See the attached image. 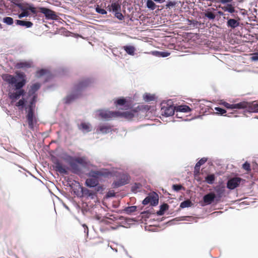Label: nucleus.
<instances>
[{
	"mask_svg": "<svg viewBox=\"0 0 258 258\" xmlns=\"http://www.w3.org/2000/svg\"><path fill=\"white\" fill-rule=\"evenodd\" d=\"M2 78L5 82L15 88V92L9 93V97L12 100V102L24 95L25 92L22 88L25 85L26 81V75L23 72H16L15 76L9 74H5Z\"/></svg>",
	"mask_w": 258,
	"mask_h": 258,
	"instance_id": "f257e3e1",
	"label": "nucleus"
},
{
	"mask_svg": "<svg viewBox=\"0 0 258 258\" xmlns=\"http://www.w3.org/2000/svg\"><path fill=\"white\" fill-rule=\"evenodd\" d=\"M64 159L68 162L72 172L75 174H78L81 171L78 164L84 168H88L90 166L94 167L89 161H87L84 157H74L67 155Z\"/></svg>",
	"mask_w": 258,
	"mask_h": 258,
	"instance_id": "f03ea898",
	"label": "nucleus"
},
{
	"mask_svg": "<svg viewBox=\"0 0 258 258\" xmlns=\"http://www.w3.org/2000/svg\"><path fill=\"white\" fill-rule=\"evenodd\" d=\"M92 83V80L90 79H85L80 81L74 88L73 93L68 95L65 99V103L70 104L73 101L78 98L81 95V92L86 88L88 87Z\"/></svg>",
	"mask_w": 258,
	"mask_h": 258,
	"instance_id": "7ed1b4c3",
	"label": "nucleus"
},
{
	"mask_svg": "<svg viewBox=\"0 0 258 258\" xmlns=\"http://www.w3.org/2000/svg\"><path fill=\"white\" fill-rule=\"evenodd\" d=\"M37 95L34 94L31 98L29 105L25 107L27 112L26 118L28 121L29 127L34 130L35 124L37 123V120L34 115V110L36 107Z\"/></svg>",
	"mask_w": 258,
	"mask_h": 258,
	"instance_id": "20e7f679",
	"label": "nucleus"
},
{
	"mask_svg": "<svg viewBox=\"0 0 258 258\" xmlns=\"http://www.w3.org/2000/svg\"><path fill=\"white\" fill-rule=\"evenodd\" d=\"M130 179V176L125 173H122L118 175L116 180L112 183L113 188H116L128 183Z\"/></svg>",
	"mask_w": 258,
	"mask_h": 258,
	"instance_id": "39448f33",
	"label": "nucleus"
},
{
	"mask_svg": "<svg viewBox=\"0 0 258 258\" xmlns=\"http://www.w3.org/2000/svg\"><path fill=\"white\" fill-rule=\"evenodd\" d=\"M159 203L158 195L155 192L149 194L142 201L144 205L148 204L151 206H156Z\"/></svg>",
	"mask_w": 258,
	"mask_h": 258,
	"instance_id": "423d86ee",
	"label": "nucleus"
},
{
	"mask_svg": "<svg viewBox=\"0 0 258 258\" xmlns=\"http://www.w3.org/2000/svg\"><path fill=\"white\" fill-rule=\"evenodd\" d=\"M52 161L53 164V169L56 171L58 172L60 174H68L67 169H68L69 168L67 166L63 165L61 161H59L57 158H54L52 159Z\"/></svg>",
	"mask_w": 258,
	"mask_h": 258,
	"instance_id": "0eeeda50",
	"label": "nucleus"
},
{
	"mask_svg": "<svg viewBox=\"0 0 258 258\" xmlns=\"http://www.w3.org/2000/svg\"><path fill=\"white\" fill-rule=\"evenodd\" d=\"M98 116L101 118L109 120L112 118H117V111H111L107 110L101 109L97 111Z\"/></svg>",
	"mask_w": 258,
	"mask_h": 258,
	"instance_id": "6e6552de",
	"label": "nucleus"
},
{
	"mask_svg": "<svg viewBox=\"0 0 258 258\" xmlns=\"http://www.w3.org/2000/svg\"><path fill=\"white\" fill-rule=\"evenodd\" d=\"M39 12L44 15L45 18L47 20H56L57 19V16L55 12L45 7H38Z\"/></svg>",
	"mask_w": 258,
	"mask_h": 258,
	"instance_id": "1a4fd4ad",
	"label": "nucleus"
},
{
	"mask_svg": "<svg viewBox=\"0 0 258 258\" xmlns=\"http://www.w3.org/2000/svg\"><path fill=\"white\" fill-rule=\"evenodd\" d=\"M162 3H166L165 5L162 6V10H164V12H165V10H167L168 11V13H165L164 15H171L172 13V10L175 9L177 2L176 1H169V0H162Z\"/></svg>",
	"mask_w": 258,
	"mask_h": 258,
	"instance_id": "9d476101",
	"label": "nucleus"
},
{
	"mask_svg": "<svg viewBox=\"0 0 258 258\" xmlns=\"http://www.w3.org/2000/svg\"><path fill=\"white\" fill-rule=\"evenodd\" d=\"M108 174V172L106 169H101L99 170H90L88 175L89 177H92L94 179H97L98 178L105 176Z\"/></svg>",
	"mask_w": 258,
	"mask_h": 258,
	"instance_id": "9b49d317",
	"label": "nucleus"
},
{
	"mask_svg": "<svg viewBox=\"0 0 258 258\" xmlns=\"http://www.w3.org/2000/svg\"><path fill=\"white\" fill-rule=\"evenodd\" d=\"M117 112L118 113L117 114V118H124L127 119H131L135 116V114L137 113L138 111L135 109L131 111L124 112L117 111Z\"/></svg>",
	"mask_w": 258,
	"mask_h": 258,
	"instance_id": "f8f14e48",
	"label": "nucleus"
},
{
	"mask_svg": "<svg viewBox=\"0 0 258 258\" xmlns=\"http://www.w3.org/2000/svg\"><path fill=\"white\" fill-rule=\"evenodd\" d=\"M162 115L168 117L173 115L176 112V107L172 105L166 104V106H162Z\"/></svg>",
	"mask_w": 258,
	"mask_h": 258,
	"instance_id": "ddd939ff",
	"label": "nucleus"
},
{
	"mask_svg": "<svg viewBox=\"0 0 258 258\" xmlns=\"http://www.w3.org/2000/svg\"><path fill=\"white\" fill-rule=\"evenodd\" d=\"M79 188L82 189V197L90 198L91 200H94L97 197L96 192L93 190L84 187L80 185H79Z\"/></svg>",
	"mask_w": 258,
	"mask_h": 258,
	"instance_id": "4468645a",
	"label": "nucleus"
},
{
	"mask_svg": "<svg viewBox=\"0 0 258 258\" xmlns=\"http://www.w3.org/2000/svg\"><path fill=\"white\" fill-rule=\"evenodd\" d=\"M241 178L240 177H233L228 180L227 187L230 189H234L240 184Z\"/></svg>",
	"mask_w": 258,
	"mask_h": 258,
	"instance_id": "2eb2a0df",
	"label": "nucleus"
},
{
	"mask_svg": "<svg viewBox=\"0 0 258 258\" xmlns=\"http://www.w3.org/2000/svg\"><path fill=\"white\" fill-rule=\"evenodd\" d=\"M242 102L246 103L244 105L245 106H244L242 109H246V110L249 112H258L257 102H254L252 103H248L245 101H243Z\"/></svg>",
	"mask_w": 258,
	"mask_h": 258,
	"instance_id": "dca6fc26",
	"label": "nucleus"
},
{
	"mask_svg": "<svg viewBox=\"0 0 258 258\" xmlns=\"http://www.w3.org/2000/svg\"><path fill=\"white\" fill-rule=\"evenodd\" d=\"M77 126L78 130L84 134L88 133L92 130V126L89 122H81Z\"/></svg>",
	"mask_w": 258,
	"mask_h": 258,
	"instance_id": "f3484780",
	"label": "nucleus"
},
{
	"mask_svg": "<svg viewBox=\"0 0 258 258\" xmlns=\"http://www.w3.org/2000/svg\"><path fill=\"white\" fill-rule=\"evenodd\" d=\"M216 196L213 192H209L203 197V202L206 205H210L216 201Z\"/></svg>",
	"mask_w": 258,
	"mask_h": 258,
	"instance_id": "a211bd4d",
	"label": "nucleus"
},
{
	"mask_svg": "<svg viewBox=\"0 0 258 258\" xmlns=\"http://www.w3.org/2000/svg\"><path fill=\"white\" fill-rule=\"evenodd\" d=\"M176 115L178 118H182L179 116V114L181 112L188 113L191 111V108L187 105H181L176 106Z\"/></svg>",
	"mask_w": 258,
	"mask_h": 258,
	"instance_id": "6ab92c4d",
	"label": "nucleus"
},
{
	"mask_svg": "<svg viewBox=\"0 0 258 258\" xmlns=\"http://www.w3.org/2000/svg\"><path fill=\"white\" fill-rule=\"evenodd\" d=\"M222 104L226 108H228V109H242V108H243V107L244 106H244L245 104H246V103H245L244 102H239L238 103L232 104H229V103H228L227 102H224Z\"/></svg>",
	"mask_w": 258,
	"mask_h": 258,
	"instance_id": "aec40b11",
	"label": "nucleus"
},
{
	"mask_svg": "<svg viewBox=\"0 0 258 258\" xmlns=\"http://www.w3.org/2000/svg\"><path fill=\"white\" fill-rule=\"evenodd\" d=\"M111 132V127L108 125H100L96 129L97 133L108 134Z\"/></svg>",
	"mask_w": 258,
	"mask_h": 258,
	"instance_id": "412c9836",
	"label": "nucleus"
},
{
	"mask_svg": "<svg viewBox=\"0 0 258 258\" xmlns=\"http://www.w3.org/2000/svg\"><path fill=\"white\" fill-rule=\"evenodd\" d=\"M98 184V180L93 178H87L85 181V185L90 188L95 187Z\"/></svg>",
	"mask_w": 258,
	"mask_h": 258,
	"instance_id": "4be33fe9",
	"label": "nucleus"
},
{
	"mask_svg": "<svg viewBox=\"0 0 258 258\" xmlns=\"http://www.w3.org/2000/svg\"><path fill=\"white\" fill-rule=\"evenodd\" d=\"M15 23L17 25L24 26L26 28H31L33 26V23L28 21H24L21 20H16Z\"/></svg>",
	"mask_w": 258,
	"mask_h": 258,
	"instance_id": "5701e85b",
	"label": "nucleus"
},
{
	"mask_svg": "<svg viewBox=\"0 0 258 258\" xmlns=\"http://www.w3.org/2000/svg\"><path fill=\"white\" fill-rule=\"evenodd\" d=\"M227 25L229 28L234 29L239 25V22L238 20L234 19H229L227 22Z\"/></svg>",
	"mask_w": 258,
	"mask_h": 258,
	"instance_id": "b1692460",
	"label": "nucleus"
},
{
	"mask_svg": "<svg viewBox=\"0 0 258 258\" xmlns=\"http://www.w3.org/2000/svg\"><path fill=\"white\" fill-rule=\"evenodd\" d=\"M31 63L28 61L19 62H17L15 65V67L18 69H24V68H29L31 67Z\"/></svg>",
	"mask_w": 258,
	"mask_h": 258,
	"instance_id": "393cba45",
	"label": "nucleus"
},
{
	"mask_svg": "<svg viewBox=\"0 0 258 258\" xmlns=\"http://www.w3.org/2000/svg\"><path fill=\"white\" fill-rule=\"evenodd\" d=\"M109 11H112L115 13L117 11H121V5L118 2L113 3L111 4L110 8L109 9Z\"/></svg>",
	"mask_w": 258,
	"mask_h": 258,
	"instance_id": "a878e982",
	"label": "nucleus"
},
{
	"mask_svg": "<svg viewBox=\"0 0 258 258\" xmlns=\"http://www.w3.org/2000/svg\"><path fill=\"white\" fill-rule=\"evenodd\" d=\"M216 202L219 203L220 201L221 198H222V196L223 195L225 190L223 188H218L216 189Z\"/></svg>",
	"mask_w": 258,
	"mask_h": 258,
	"instance_id": "bb28decb",
	"label": "nucleus"
},
{
	"mask_svg": "<svg viewBox=\"0 0 258 258\" xmlns=\"http://www.w3.org/2000/svg\"><path fill=\"white\" fill-rule=\"evenodd\" d=\"M123 49L125 51L130 55H134L135 54V48L133 46L125 45L123 46Z\"/></svg>",
	"mask_w": 258,
	"mask_h": 258,
	"instance_id": "cd10ccee",
	"label": "nucleus"
},
{
	"mask_svg": "<svg viewBox=\"0 0 258 258\" xmlns=\"http://www.w3.org/2000/svg\"><path fill=\"white\" fill-rule=\"evenodd\" d=\"M137 207L136 206H132L126 207L124 208L122 211L128 215L131 214L132 213L137 210Z\"/></svg>",
	"mask_w": 258,
	"mask_h": 258,
	"instance_id": "c85d7f7f",
	"label": "nucleus"
},
{
	"mask_svg": "<svg viewBox=\"0 0 258 258\" xmlns=\"http://www.w3.org/2000/svg\"><path fill=\"white\" fill-rule=\"evenodd\" d=\"M216 177L214 174H209L205 177V181L209 184H213Z\"/></svg>",
	"mask_w": 258,
	"mask_h": 258,
	"instance_id": "c756f323",
	"label": "nucleus"
},
{
	"mask_svg": "<svg viewBox=\"0 0 258 258\" xmlns=\"http://www.w3.org/2000/svg\"><path fill=\"white\" fill-rule=\"evenodd\" d=\"M26 101L25 99L22 98L19 100L16 103V106L19 107L20 110H22L24 107H26Z\"/></svg>",
	"mask_w": 258,
	"mask_h": 258,
	"instance_id": "7c9ffc66",
	"label": "nucleus"
},
{
	"mask_svg": "<svg viewBox=\"0 0 258 258\" xmlns=\"http://www.w3.org/2000/svg\"><path fill=\"white\" fill-rule=\"evenodd\" d=\"M222 9L225 12H228L230 13L235 12V9L231 4H228L226 6L222 7Z\"/></svg>",
	"mask_w": 258,
	"mask_h": 258,
	"instance_id": "2f4dec72",
	"label": "nucleus"
},
{
	"mask_svg": "<svg viewBox=\"0 0 258 258\" xmlns=\"http://www.w3.org/2000/svg\"><path fill=\"white\" fill-rule=\"evenodd\" d=\"M144 100L146 102H150L155 100V96L149 93H146L143 96Z\"/></svg>",
	"mask_w": 258,
	"mask_h": 258,
	"instance_id": "473e14b6",
	"label": "nucleus"
},
{
	"mask_svg": "<svg viewBox=\"0 0 258 258\" xmlns=\"http://www.w3.org/2000/svg\"><path fill=\"white\" fill-rule=\"evenodd\" d=\"M192 203L189 200H185L181 203L180 207L181 208H185L191 207Z\"/></svg>",
	"mask_w": 258,
	"mask_h": 258,
	"instance_id": "72a5a7b5",
	"label": "nucleus"
},
{
	"mask_svg": "<svg viewBox=\"0 0 258 258\" xmlns=\"http://www.w3.org/2000/svg\"><path fill=\"white\" fill-rule=\"evenodd\" d=\"M146 5H147V7L148 9H151L152 10H155L157 7V6L156 5V4L154 3V2L153 1H152V0H148L147 1Z\"/></svg>",
	"mask_w": 258,
	"mask_h": 258,
	"instance_id": "f704fd0d",
	"label": "nucleus"
},
{
	"mask_svg": "<svg viewBox=\"0 0 258 258\" xmlns=\"http://www.w3.org/2000/svg\"><path fill=\"white\" fill-rule=\"evenodd\" d=\"M40 88V84L37 83L33 84L31 87L30 91L32 94H34Z\"/></svg>",
	"mask_w": 258,
	"mask_h": 258,
	"instance_id": "c9c22d12",
	"label": "nucleus"
},
{
	"mask_svg": "<svg viewBox=\"0 0 258 258\" xmlns=\"http://www.w3.org/2000/svg\"><path fill=\"white\" fill-rule=\"evenodd\" d=\"M136 110L138 111V110H142V111H149L150 109V106L147 105H139L136 108Z\"/></svg>",
	"mask_w": 258,
	"mask_h": 258,
	"instance_id": "e433bc0d",
	"label": "nucleus"
},
{
	"mask_svg": "<svg viewBox=\"0 0 258 258\" xmlns=\"http://www.w3.org/2000/svg\"><path fill=\"white\" fill-rule=\"evenodd\" d=\"M3 22L8 25H11L13 24L14 20L11 17H6L3 19Z\"/></svg>",
	"mask_w": 258,
	"mask_h": 258,
	"instance_id": "4c0bfd02",
	"label": "nucleus"
},
{
	"mask_svg": "<svg viewBox=\"0 0 258 258\" xmlns=\"http://www.w3.org/2000/svg\"><path fill=\"white\" fill-rule=\"evenodd\" d=\"M95 11L97 13L102 15H105L107 14V11L104 9H101L98 5L96 6Z\"/></svg>",
	"mask_w": 258,
	"mask_h": 258,
	"instance_id": "58836bf2",
	"label": "nucleus"
},
{
	"mask_svg": "<svg viewBox=\"0 0 258 258\" xmlns=\"http://www.w3.org/2000/svg\"><path fill=\"white\" fill-rule=\"evenodd\" d=\"M205 16L210 20H214L216 17V15L214 13L208 11L205 13Z\"/></svg>",
	"mask_w": 258,
	"mask_h": 258,
	"instance_id": "ea45409f",
	"label": "nucleus"
},
{
	"mask_svg": "<svg viewBox=\"0 0 258 258\" xmlns=\"http://www.w3.org/2000/svg\"><path fill=\"white\" fill-rule=\"evenodd\" d=\"M74 192L78 197H82L83 193H82V189L79 188V185L78 188L74 189Z\"/></svg>",
	"mask_w": 258,
	"mask_h": 258,
	"instance_id": "a19ab883",
	"label": "nucleus"
},
{
	"mask_svg": "<svg viewBox=\"0 0 258 258\" xmlns=\"http://www.w3.org/2000/svg\"><path fill=\"white\" fill-rule=\"evenodd\" d=\"M125 103H126V99L123 98H119L115 101V103L116 105H120V106L124 105Z\"/></svg>",
	"mask_w": 258,
	"mask_h": 258,
	"instance_id": "79ce46f5",
	"label": "nucleus"
},
{
	"mask_svg": "<svg viewBox=\"0 0 258 258\" xmlns=\"http://www.w3.org/2000/svg\"><path fill=\"white\" fill-rule=\"evenodd\" d=\"M29 11L34 14H36L37 13L36 8L33 4H28V11Z\"/></svg>",
	"mask_w": 258,
	"mask_h": 258,
	"instance_id": "37998d69",
	"label": "nucleus"
},
{
	"mask_svg": "<svg viewBox=\"0 0 258 258\" xmlns=\"http://www.w3.org/2000/svg\"><path fill=\"white\" fill-rule=\"evenodd\" d=\"M172 188L174 190L176 191H178L181 189L184 190V187L182 186L181 184H173L172 185Z\"/></svg>",
	"mask_w": 258,
	"mask_h": 258,
	"instance_id": "c03bdc74",
	"label": "nucleus"
},
{
	"mask_svg": "<svg viewBox=\"0 0 258 258\" xmlns=\"http://www.w3.org/2000/svg\"><path fill=\"white\" fill-rule=\"evenodd\" d=\"M242 168L246 171L247 172H249L251 170L250 168V165L249 163L247 162H245L243 165H242Z\"/></svg>",
	"mask_w": 258,
	"mask_h": 258,
	"instance_id": "a18cd8bd",
	"label": "nucleus"
},
{
	"mask_svg": "<svg viewBox=\"0 0 258 258\" xmlns=\"http://www.w3.org/2000/svg\"><path fill=\"white\" fill-rule=\"evenodd\" d=\"M115 196V193L112 190H109L107 192L106 195H105V197L107 199L110 198H113V197H114Z\"/></svg>",
	"mask_w": 258,
	"mask_h": 258,
	"instance_id": "49530a36",
	"label": "nucleus"
},
{
	"mask_svg": "<svg viewBox=\"0 0 258 258\" xmlns=\"http://www.w3.org/2000/svg\"><path fill=\"white\" fill-rule=\"evenodd\" d=\"M117 11L114 13L115 17L119 20H122L124 18L123 15L120 12Z\"/></svg>",
	"mask_w": 258,
	"mask_h": 258,
	"instance_id": "de8ad7c7",
	"label": "nucleus"
},
{
	"mask_svg": "<svg viewBox=\"0 0 258 258\" xmlns=\"http://www.w3.org/2000/svg\"><path fill=\"white\" fill-rule=\"evenodd\" d=\"M30 15V13L29 11H22L21 13L19 15V18H22L23 17H26Z\"/></svg>",
	"mask_w": 258,
	"mask_h": 258,
	"instance_id": "09e8293b",
	"label": "nucleus"
},
{
	"mask_svg": "<svg viewBox=\"0 0 258 258\" xmlns=\"http://www.w3.org/2000/svg\"><path fill=\"white\" fill-rule=\"evenodd\" d=\"M18 7L22 11H28V4L23 6L21 4L18 5Z\"/></svg>",
	"mask_w": 258,
	"mask_h": 258,
	"instance_id": "8fccbe9b",
	"label": "nucleus"
},
{
	"mask_svg": "<svg viewBox=\"0 0 258 258\" xmlns=\"http://www.w3.org/2000/svg\"><path fill=\"white\" fill-rule=\"evenodd\" d=\"M215 110L217 111V113L221 115H223L226 112V111L220 107H215Z\"/></svg>",
	"mask_w": 258,
	"mask_h": 258,
	"instance_id": "3c124183",
	"label": "nucleus"
},
{
	"mask_svg": "<svg viewBox=\"0 0 258 258\" xmlns=\"http://www.w3.org/2000/svg\"><path fill=\"white\" fill-rule=\"evenodd\" d=\"M207 158H202L197 163V164L201 166V165L205 164L207 162Z\"/></svg>",
	"mask_w": 258,
	"mask_h": 258,
	"instance_id": "603ef678",
	"label": "nucleus"
},
{
	"mask_svg": "<svg viewBox=\"0 0 258 258\" xmlns=\"http://www.w3.org/2000/svg\"><path fill=\"white\" fill-rule=\"evenodd\" d=\"M95 190L96 192V193L97 192H102L103 190H104V187H103L102 185H97L96 187H95Z\"/></svg>",
	"mask_w": 258,
	"mask_h": 258,
	"instance_id": "864d4df0",
	"label": "nucleus"
},
{
	"mask_svg": "<svg viewBox=\"0 0 258 258\" xmlns=\"http://www.w3.org/2000/svg\"><path fill=\"white\" fill-rule=\"evenodd\" d=\"M152 54L158 57H161V51H152L150 52Z\"/></svg>",
	"mask_w": 258,
	"mask_h": 258,
	"instance_id": "5fc2aeb1",
	"label": "nucleus"
},
{
	"mask_svg": "<svg viewBox=\"0 0 258 258\" xmlns=\"http://www.w3.org/2000/svg\"><path fill=\"white\" fill-rule=\"evenodd\" d=\"M169 208V206L167 204L163 203L162 204V215L164 214V212L168 210Z\"/></svg>",
	"mask_w": 258,
	"mask_h": 258,
	"instance_id": "6e6d98bb",
	"label": "nucleus"
},
{
	"mask_svg": "<svg viewBox=\"0 0 258 258\" xmlns=\"http://www.w3.org/2000/svg\"><path fill=\"white\" fill-rule=\"evenodd\" d=\"M47 73V71L45 69H41L38 71V74L40 76H42L45 75Z\"/></svg>",
	"mask_w": 258,
	"mask_h": 258,
	"instance_id": "4d7b16f0",
	"label": "nucleus"
},
{
	"mask_svg": "<svg viewBox=\"0 0 258 258\" xmlns=\"http://www.w3.org/2000/svg\"><path fill=\"white\" fill-rule=\"evenodd\" d=\"M149 230L151 231L155 232V231H157L159 230H158V227H157L155 226H153L151 229H149Z\"/></svg>",
	"mask_w": 258,
	"mask_h": 258,
	"instance_id": "13d9d810",
	"label": "nucleus"
},
{
	"mask_svg": "<svg viewBox=\"0 0 258 258\" xmlns=\"http://www.w3.org/2000/svg\"><path fill=\"white\" fill-rule=\"evenodd\" d=\"M200 167H201L200 166H199V165H198L196 163L195 167V171L197 172H199L200 171Z\"/></svg>",
	"mask_w": 258,
	"mask_h": 258,
	"instance_id": "bf43d9fd",
	"label": "nucleus"
},
{
	"mask_svg": "<svg viewBox=\"0 0 258 258\" xmlns=\"http://www.w3.org/2000/svg\"><path fill=\"white\" fill-rule=\"evenodd\" d=\"M83 227H84V232L88 234V227L85 224H83Z\"/></svg>",
	"mask_w": 258,
	"mask_h": 258,
	"instance_id": "052dcab7",
	"label": "nucleus"
},
{
	"mask_svg": "<svg viewBox=\"0 0 258 258\" xmlns=\"http://www.w3.org/2000/svg\"><path fill=\"white\" fill-rule=\"evenodd\" d=\"M233 0H220V3H221L222 4H225V3H230L231 2H232Z\"/></svg>",
	"mask_w": 258,
	"mask_h": 258,
	"instance_id": "680f3d73",
	"label": "nucleus"
},
{
	"mask_svg": "<svg viewBox=\"0 0 258 258\" xmlns=\"http://www.w3.org/2000/svg\"><path fill=\"white\" fill-rule=\"evenodd\" d=\"M157 214L159 216H161V205L159 206V210L157 212Z\"/></svg>",
	"mask_w": 258,
	"mask_h": 258,
	"instance_id": "e2e57ef3",
	"label": "nucleus"
},
{
	"mask_svg": "<svg viewBox=\"0 0 258 258\" xmlns=\"http://www.w3.org/2000/svg\"><path fill=\"white\" fill-rule=\"evenodd\" d=\"M170 53L162 51V57L168 56Z\"/></svg>",
	"mask_w": 258,
	"mask_h": 258,
	"instance_id": "0e129e2a",
	"label": "nucleus"
},
{
	"mask_svg": "<svg viewBox=\"0 0 258 258\" xmlns=\"http://www.w3.org/2000/svg\"><path fill=\"white\" fill-rule=\"evenodd\" d=\"M155 2L161 3V0H154Z\"/></svg>",
	"mask_w": 258,
	"mask_h": 258,
	"instance_id": "69168bd1",
	"label": "nucleus"
},
{
	"mask_svg": "<svg viewBox=\"0 0 258 258\" xmlns=\"http://www.w3.org/2000/svg\"><path fill=\"white\" fill-rule=\"evenodd\" d=\"M158 8H159V6H158ZM160 10H160L159 8H158V9H157V11H160Z\"/></svg>",
	"mask_w": 258,
	"mask_h": 258,
	"instance_id": "338daca9",
	"label": "nucleus"
},
{
	"mask_svg": "<svg viewBox=\"0 0 258 258\" xmlns=\"http://www.w3.org/2000/svg\"><path fill=\"white\" fill-rule=\"evenodd\" d=\"M2 25H1V24L0 23V29H2Z\"/></svg>",
	"mask_w": 258,
	"mask_h": 258,
	"instance_id": "774afa93",
	"label": "nucleus"
}]
</instances>
